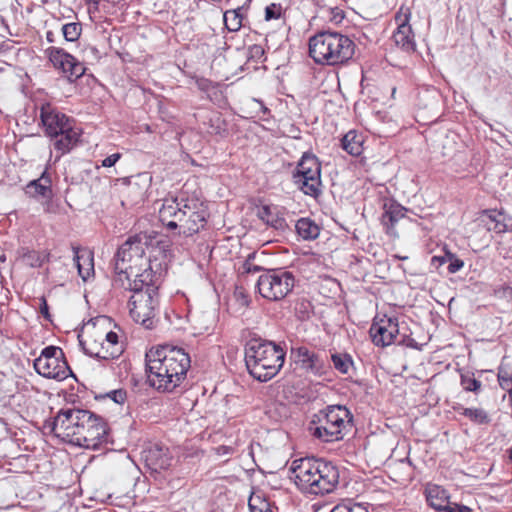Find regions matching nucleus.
Returning <instances> with one entry per match:
<instances>
[{
  "label": "nucleus",
  "mask_w": 512,
  "mask_h": 512,
  "mask_svg": "<svg viewBox=\"0 0 512 512\" xmlns=\"http://www.w3.org/2000/svg\"><path fill=\"white\" fill-rule=\"evenodd\" d=\"M151 281L152 277L133 279V282L125 283L123 286L133 292L128 303L130 316L147 329L154 328L158 322V287Z\"/></svg>",
  "instance_id": "7"
},
{
  "label": "nucleus",
  "mask_w": 512,
  "mask_h": 512,
  "mask_svg": "<svg viewBox=\"0 0 512 512\" xmlns=\"http://www.w3.org/2000/svg\"><path fill=\"white\" fill-rule=\"evenodd\" d=\"M79 343L86 355L94 358H96V356H99L100 338H88L85 340L80 339Z\"/></svg>",
  "instance_id": "34"
},
{
  "label": "nucleus",
  "mask_w": 512,
  "mask_h": 512,
  "mask_svg": "<svg viewBox=\"0 0 512 512\" xmlns=\"http://www.w3.org/2000/svg\"><path fill=\"white\" fill-rule=\"evenodd\" d=\"M292 178L305 195L317 198L322 194L321 163L313 153H303Z\"/></svg>",
  "instance_id": "12"
},
{
  "label": "nucleus",
  "mask_w": 512,
  "mask_h": 512,
  "mask_svg": "<svg viewBox=\"0 0 512 512\" xmlns=\"http://www.w3.org/2000/svg\"><path fill=\"white\" fill-rule=\"evenodd\" d=\"M196 85L201 91H209L213 85L212 82L206 78H199L196 80Z\"/></svg>",
  "instance_id": "47"
},
{
  "label": "nucleus",
  "mask_w": 512,
  "mask_h": 512,
  "mask_svg": "<svg viewBox=\"0 0 512 512\" xmlns=\"http://www.w3.org/2000/svg\"><path fill=\"white\" fill-rule=\"evenodd\" d=\"M224 24L229 31H238L242 26V15L238 10L227 11L224 13Z\"/></svg>",
  "instance_id": "32"
},
{
  "label": "nucleus",
  "mask_w": 512,
  "mask_h": 512,
  "mask_svg": "<svg viewBox=\"0 0 512 512\" xmlns=\"http://www.w3.org/2000/svg\"><path fill=\"white\" fill-rule=\"evenodd\" d=\"M290 479L303 492L314 495L332 493L339 484V470L322 458L305 457L292 462Z\"/></svg>",
  "instance_id": "4"
},
{
  "label": "nucleus",
  "mask_w": 512,
  "mask_h": 512,
  "mask_svg": "<svg viewBox=\"0 0 512 512\" xmlns=\"http://www.w3.org/2000/svg\"><path fill=\"white\" fill-rule=\"evenodd\" d=\"M498 382L500 387L508 393L509 401L512 404V374L508 375L507 373L499 372Z\"/></svg>",
  "instance_id": "37"
},
{
  "label": "nucleus",
  "mask_w": 512,
  "mask_h": 512,
  "mask_svg": "<svg viewBox=\"0 0 512 512\" xmlns=\"http://www.w3.org/2000/svg\"><path fill=\"white\" fill-rule=\"evenodd\" d=\"M233 295H234V298H235L236 302L241 307H248L249 306V304L251 302L250 296H249V294L247 293V291L243 287L236 286Z\"/></svg>",
  "instance_id": "38"
},
{
  "label": "nucleus",
  "mask_w": 512,
  "mask_h": 512,
  "mask_svg": "<svg viewBox=\"0 0 512 512\" xmlns=\"http://www.w3.org/2000/svg\"><path fill=\"white\" fill-rule=\"evenodd\" d=\"M86 2L97 5L99 3V0H86Z\"/></svg>",
  "instance_id": "55"
},
{
  "label": "nucleus",
  "mask_w": 512,
  "mask_h": 512,
  "mask_svg": "<svg viewBox=\"0 0 512 512\" xmlns=\"http://www.w3.org/2000/svg\"><path fill=\"white\" fill-rule=\"evenodd\" d=\"M452 509L453 510H449L448 512H472L469 507L459 504H453Z\"/></svg>",
  "instance_id": "52"
},
{
  "label": "nucleus",
  "mask_w": 512,
  "mask_h": 512,
  "mask_svg": "<svg viewBox=\"0 0 512 512\" xmlns=\"http://www.w3.org/2000/svg\"><path fill=\"white\" fill-rule=\"evenodd\" d=\"M410 17V9L401 7L395 17L398 27L392 37L395 44L407 52L415 50L414 34L409 24Z\"/></svg>",
  "instance_id": "19"
},
{
  "label": "nucleus",
  "mask_w": 512,
  "mask_h": 512,
  "mask_svg": "<svg viewBox=\"0 0 512 512\" xmlns=\"http://www.w3.org/2000/svg\"><path fill=\"white\" fill-rule=\"evenodd\" d=\"M55 35L52 31H47L46 33V40L49 42V43H53L55 41L54 39Z\"/></svg>",
  "instance_id": "54"
},
{
  "label": "nucleus",
  "mask_w": 512,
  "mask_h": 512,
  "mask_svg": "<svg viewBox=\"0 0 512 512\" xmlns=\"http://www.w3.org/2000/svg\"><path fill=\"white\" fill-rule=\"evenodd\" d=\"M156 232H141L130 236L117 250L114 256L115 282L121 286L134 279L151 278L152 273L145 257V250L154 245Z\"/></svg>",
  "instance_id": "3"
},
{
  "label": "nucleus",
  "mask_w": 512,
  "mask_h": 512,
  "mask_svg": "<svg viewBox=\"0 0 512 512\" xmlns=\"http://www.w3.org/2000/svg\"><path fill=\"white\" fill-rule=\"evenodd\" d=\"M121 158V154L120 153H114V154H111L109 156H107L103 161H102V166L103 167H112L115 165V163Z\"/></svg>",
  "instance_id": "46"
},
{
  "label": "nucleus",
  "mask_w": 512,
  "mask_h": 512,
  "mask_svg": "<svg viewBox=\"0 0 512 512\" xmlns=\"http://www.w3.org/2000/svg\"><path fill=\"white\" fill-rule=\"evenodd\" d=\"M286 351L273 341L252 337L245 345V363L250 375L260 382L275 377L283 367Z\"/></svg>",
  "instance_id": "5"
},
{
  "label": "nucleus",
  "mask_w": 512,
  "mask_h": 512,
  "mask_svg": "<svg viewBox=\"0 0 512 512\" xmlns=\"http://www.w3.org/2000/svg\"><path fill=\"white\" fill-rule=\"evenodd\" d=\"M123 352L122 346H113V349L111 347L107 346L104 343L103 337L100 336V347H99V356H96V359L99 360H109V359H115L118 358Z\"/></svg>",
  "instance_id": "30"
},
{
  "label": "nucleus",
  "mask_w": 512,
  "mask_h": 512,
  "mask_svg": "<svg viewBox=\"0 0 512 512\" xmlns=\"http://www.w3.org/2000/svg\"><path fill=\"white\" fill-rule=\"evenodd\" d=\"M144 458L147 466L155 471L166 470L171 466L172 458L168 449L157 444L144 451Z\"/></svg>",
  "instance_id": "22"
},
{
  "label": "nucleus",
  "mask_w": 512,
  "mask_h": 512,
  "mask_svg": "<svg viewBox=\"0 0 512 512\" xmlns=\"http://www.w3.org/2000/svg\"><path fill=\"white\" fill-rule=\"evenodd\" d=\"M40 120L45 135L52 139L53 147L60 155L70 152L77 145L80 133L73 126L74 120L50 103L41 106Z\"/></svg>",
  "instance_id": "8"
},
{
  "label": "nucleus",
  "mask_w": 512,
  "mask_h": 512,
  "mask_svg": "<svg viewBox=\"0 0 512 512\" xmlns=\"http://www.w3.org/2000/svg\"><path fill=\"white\" fill-rule=\"evenodd\" d=\"M330 512H369L367 507L360 503L344 502L333 507Z\"/></svg>",
  "instance_id": "35"
},
{
  "label": "nucleus",
  "mask_w": 512,
  "mask_h": 512,
  "mask_svg": "<svg viewBox=\"0 0 512 512\" xmlns=\"http://www.w3.org/2000/svg\"><path fill=\"white\" fill-rule=\"evenodd\" d=\"M462 414L475 421H478L480 419V411L475 408H465L463 409Z\"/></svg>",
  "instance_id": "49"
},
{
  "label": "nucleus",
  "mask_w": 512,
  "mask_h": 512,
  "mask_svg": "<svg viewBox=\"0 0 512 512\" xmlns=\"http://www.w3.org/2000/svg\"><path fill=\"white\" fill-rule=\"evenodd\" d=\"M284 214V209L279 206L264 205L258 210L257 216L268 226L283 232L288 228Z\"/></svg>",
  "instance_id": "21"
},
{
  "label": "nucleus",
  "mask_w": 512,
  "mask_h": 512,
  "mask_svg": "<svg viewBox=\"0 0 512 512\" xmlns=\"http://www.w3.org/2000/svg\"><path fill=\"white\" fill-rule=\"evenodd\" d=\"M461 384L463 388L467 391H476L480 387V384L478 380L475 379L474 374H462Z\"/></svg>",
  "instance_id": "39"
},
{
  "label": "nucleus",
  "mask_w": 512,
  "mask_h": 512,
  "mask_svg": "<svg viewBox=\"0 0 512 512\" xmlns=\"http://www.w3.org/2000/svg\"><path fill=\"white\" fill-rule=\"evenodd\" d=\"M21 260L32 268H39L44 263L49 262L50 252L47 250L36 251L29 248H21L19 250Z\"/></svg>",
  "instance_id": "26"
},
{
  "label": "nucleus",
  "mask_w": 512,
  "mask_h": 512,
  "mask_svg": "<svg viewBox=\"0 0 512 512\" xmlns=\"http://www.w3.org/2000/svg\"><path fill=\"white\" fill-rule=\"evenodd\" d=\"M463 266V262L459 259L451 260L448 265V271L450 273H455Z\"/></svg>",
  "instance_id": "50"
},
{
  "label": "nucleus",
  "mask_w": 512,
  "mask_h": 512,
  "mask_svg": "<svg viewBox=\"0 0 512 512\" xmlns=\"http://www.w3.org/2000/svg\"><path fill=\"white\" fill-rule=\"evenodd\" d=\"M252 58H260L264 55V50L259 45H253L249 49Z\"/></svg>",
  "instance_id": "51"
},
{
  "label": "nucleus",
  "mask_w": 512,
  "mask_h": 512,
  "mask_svg": "<svg viewBox=\"0 0 512 512\" xmlns=\"http://www.w3.org/2000/svg\"><path fill=\"white\" fill-rule=\"evenodd\" d=\"M45 54L54 68L60 70L70 83L75 82L85 74L86 67L84 64L63 48L51 46L45 50Z\"/></svg>",
  "instance_id": "14"
},
{
  "label": "nucleus",
  "mask_w": 512,
  "mask_h": 512,
  "mask_svg": "<svg viewBox=\"0 0 512 512\" xmlns=\"http://www.w3.org/2000/svg\"><path fill=\"white\" fill-rule=\"evenodd\" d=\"M107 397H109L115 403L122 404L127 398V392L123 389H117L107 393Z\"/></svg>",
  "instance_id": "41"
},
{
  "label": "nucleus",
  "mask_w": 512,
  "mask_h": 512,
  "mask_svg": "<svg viewBox=\"0 0 512 512\" xmlns=\"http://www.w3.org/2000/svg\"><path fill=\"white\" fill-rule=\"evenodd\" d=\"M363 140L355 131H349L341 140L342 148L352 156H359L363 151Z\"/></svg>",
  "instance_id": "28"
},
{
  "label": "nucleus",
  "mask_w": 512,
  "mask_h": 512,
  "mask_svg": "<svg viewBox=\"0 0 512 512\" xmlns=\"http://www.w3.org/2000/svg\"><path fill=\"white\" fill-rule=\"evenodd\" d=\"M103 340L107 346L111 347V349H113V346H120L118 342V335L113 331L106 333Z\"/></svg>",
  "instance_id": "42"
},
{
  "label": "nucleus",
  "mask_w": 512,
  "mask_h": 512,
  "mask_svg": "<svg viewBox=\"0 0 512 512\" xmlns=\"http://www.w3.org/2000/svg\"><path fill=\"white\" fill-rule=\"evenodd\" d=\"M397 343L405 345L407 347H411V348L418 347L417 342L413 338H411L410 336H408L406 334H401V333H400Z\"/></svg>",
  "instance_id": "45"
},
{
  "label": "nucleus",
  "mask_w": 512,
  "mask_h": 512,
  "mask_svg": "<svg viewBox=\"0 0 512 512\" xmlns=\"http://www.w3.org/2000/svg\"><path fill=\"white\" fill-rule=\"evenodd\" d=\"M297 234L306 241L316 239L320 234V228L314 220L303 217L297 220L295 224Z\"/></svg>",
  "instance_id": "27"
},
{
  "label": "nucleus",
  "mask_w": 512,
  "mask_h": 512,
  "mask_svg": "<svg viewBox=\"0 0 512 512\" xmlns=\"http://www.w3.org/2000/svg\"><path fill=\"white\" fill-rule=\"evenodd\" d=\"M435 96H438V92L436 90L433 91Z\"/></svg>",
  "instance_id": "58"
},
{
  "label": "nucleus",
  "mask_w": 512,
  "mask_h": 512,
  "mask_svg": "<svg viewBox=\"0 0 512 512\" xmlns=\"http://www.w3.org/2000/svg\"><path fill=\"white\" fill-rule=\"evenodd\" d=\"M25 194L41 202L43 209L47 213L55 212L53 208L52 198V180L47 171H44L37 179L31 180L24 188Z\"/></svg>",
  "instance_id": "16"
},
{
  "label": "nucleus",
  "mask_w": 512,
  "mask_h": 512,
  "mask_svg": "<svg viewBox=\"0 0 512 512\" xmlns=\"http://www.w3.org/2000/svg\"><path fill=\"white\" fill-rule=\"evenodd\" d=\"M331 361L334 368L341 374H348L350 369L353 367L354 362L348 353L335 352L331 354Z\"/></svg>",
  "instance_id": "29"
},
{
  "label": "nucleus",
  "mask_w": 512,
  "mask_h": 512,
  "mask_svg": "<svg viewBox=\"0 0 512 512\" xmlns=\"http://www.w3.org/2000/svg\"><path fill=\"white\" fill-rule=\"evenodd\" d=\"M400 330L397 318H382L372 323L369 334L376 346L386 347L398 341Z\"/></svg>",
  "instance_id": "15"
},
{
  "label": "nucleus",
  "mask_w": 512,
  "mask_h": 512,
  "mask_svg": "<svg viewBox=\"0 0 512 512\" xmlns=\"http://www.w3.org/2000/svg\"><path fill=\"white\" fill-rule=\"evenodd\" d=\"M311 304L309 301L301 300L296 303L295 313L299 320H306L310 316Z\"/></svg>",
  "instance_id": "36"
},
{
  "label": "nucleus",
  "mask_w": 512,
  "mask_h": 512,
  "mask_svg": "<svg viewBox=\"0 0 512 512\" xmlns=\"http://www.w3.org/2000/svg\"><path fill=\"white\" fill-rule=\"evenodd\" d=\"M295 362L306 373L314 376H322L326 373L328 365L326 359L319 353H316L305 346H300L292 350Z\"/></svg>",
  "instance_id": "18"
},
{
  "label": "nucleus",
  "mask_w": 512,
  "mask_h": 512,
  "mask_svg": "<svg viewBox=\"0 0 512 512\" xmlns=\"http://www.w3.org/2000/svg\"><path fill=\"white\" fill-rule=\"evenodd\" d=\"M431 262L433 265L440 266L446 262V259L442 256H434L432 257Z\"/></svg>",
  "instance_id": "53"
},
{
  "label": "nucleus",
  "mask_w": 512,
  "mask_h": 512,
  "mask_svg": "<svg viewBox=\"0 0 512 512\" xmlns=\"http://www.w3.org/2000/svg\"><path fill=\"white\" fill-rule=\"evenodd\" d=\"M406 212L407 209L397 202L385 204V211L382 214L381 220L388 234H394L395 225L405 216Z\"/></svg>",
  "instance_id": "25"
},
{
  "label": "nucleus",
  "mask_w": 512,
  "mask_h": 512,
  "mask_svg": "<svg viewBox=\"0 0 512 512\" xmlns=\"http://www.w3.org/2000/svg\"><path fill=\"white\" fill-rule=\"evenodd\" d=\"M353 416L341 405H332L315 414L309 425L310 434L322 442L342 440L347 427L351 426Z\"/></svg>",
  "instance_id": "9"
},
{
  "label": "nucleus",
  "mask_w": 512,
  "mask_h": 512,
  "mask_svg": "<svg viewBox=\"0 0 512 512\" xmlns=\"http://www.w3.org/2000/svg\"><path fill=\"white\" fill-rule=\"evenodd\" d=\"M243 269H244V272L245 273H255V272H260V271H263L264 272V268H262L261 266H258V265H255L253 263H251L250 261H246L243 265Z\"/></svg>",
  "instance_id": "48"
},
{
  "label": "nucleus",
  "mask_w": 512,
  "mask_h": 512,
  "mask_svg": "<svg viewBox=\"0 0 512 512\" xmlns=\"http://www.w3.org/2000/svg\"><path fill=\"white\" fill-rule=\"evenodd\" d=\"M33 366L39 375L48 379L62 381L72 375L63 350L57 346L45 347L34 360Z\"/></svg>",
  "instance_id": "13"
},
{
  "label": "nucleus",
  "mask_w": 512,
  "mask_h": 512,
  "mask_svg": "<svg viewBox=\"0 0 512 512\" xmlns=\"http://www.w3.org/2000/svg\"><path fill=\"white\" fill-rule=\"evenodd\" d=\"M39 300H40V307H39L40 313L47 321H52V317L49 312V307H48L46 298L44 296H42Z\"/></svg>",
  "instance_id": "43"
},
{
  "label": "nucleus",
  "mask_w": 512,
  "mask_h": 512,
  "mask_svg": "<svg viewBox=\"0 0 512 512\" xmlns=\"http://www.w3.org/2000/svg\"><path fill=\"white\" fill-rule=\"evenodd\" d=\"M354 52V42L338 32L323 31L309 40V55L317 64H344L353 57Z\"/></svg>",
  "instance_id": "6"
},
{
  "label": "nucleus",
  "mask_w": 512,
  "mask_h": 512,
  "mask_svg": "<svg viewBox=\"0 0 512 512\" xmlns=\"http://www.w3.org/2000/svg\"><path fill=\"white\" fill-rule=\"evenodd\" d=\"M282 14V7L280 4L272 3L265 9V19L267 21L272 19H279Z\"/></svg>",
  "instance_id": "40"
},
{
  "label": "nucleus",
  "mask_w": 512,
  "mask_h": 512,
  "mask_svg": "<svg viewBox=\"0 0 512 512\" xmlns=\"http://www.w3.org/2000/svg\"><path fill=\"white\" fill-rule=\"evenodd\" d=\"M107 436L108 426L106 421L89 410L81 409L76 440H73V443L87 449L96 450L107 442Z\"/></svg>",
  "instance_id": "10"
},
{
  "label": "nucleus",
  "mask_w": 512,
  "mask_h": 512,
  "mask_svg": "<svg viewBox=\"0 0 512 512\" xmlns=\"http://www.w3.org/2000/svg\"><path fill=\"white\" fill-rule=\"evenodd\" d=\"M426 499L428 504L439 512H448L453 510V504L449 501L446 490L437 485L428 486L426 489Z\"/></svg>",
  "instance_id": "24"
},
{
  "label": "nucleus",
  "mask_w": 512,
  "mask_h": 512,
  "mask_svg": "<svg viewBox=\"0 0 512 512\" xmlns=\"http://www.w3.org/2000/svg\"><path fill=\"white\" fill-rule=\"evenodd\" d=\"M263 112L266 113V112H269V109L267 107H264L263 106Z\"/></svg>",
  "instance_id": "56"
},
{
  "label": "nucleus",
  "mask_w": 512,
  "mask_h": 512,
  "mask_svg": "<svg viewBox=\"0 0 512 512\" xmlns=\"http://www.w3.org/2000/svg\"><path fill=\"white\" fill-rule=\"evenodd\" d=\"M208 207L196 196L164 199L159 209V218L168 230H177L178 234L192 236L207 224Z\"/></svg>",
  "instance_id": "2"
},
{
  "label": "nucleus",
  "mask_w": 512,
  "mask_h": 512,
  "mask_svg": "<svg viewBox=\"0 0 512 512\" xmlns=\"http://www.w3.org/2000/svg\"><path fill=\"white\" fill-rule=\"evenodd\" d=\"M63 37L68 42H75L82 33V24L80 22L66 23L62 26Z\"/></svg>",
  "instance_id": "31"
},
{
  "label": "nucleus",
  "mask_w": 512,
  "mask_h": 512,
  "mask_svg": "<svg viewBox=\"0 0 512 512\" xmlns=\"http://www.w3.org/2000/svg\"><path fill=\"white\" fill-rule=\"evenodd\" d=\"M146 372L151 387L172 392L185 380L191 359L183 348L160 346L146 353Z\"/></svg>",
  "instance_id": "1"
},
{
  "label": "nucleus",
  "mask_w": 512,
  "mask_h": 512,
  "mask_svg": "<svg viewBox=\"0 0 512 512\" xmlns=\"http://www.w3.org/2000/svg\"><path fill=\"white\" fill-rule=\"evenodd\" d=\"M397 343L405 345L407 347H411V348L418 347L417 342L413 338H411L410 336H408L406 334H401V333H400Z\"/></svg>",
  "instance_id": "44"
},
{
  "label": "nucleus",
  "mask_w": 512,
  "mask_h": 512,
  "mask_svg": "<svg viewBox=\"0 0 512 512\" xmlns=\"http://www.w3.org/2000/svg\"><path fill=\"white\" fill-rule=\"evenodd\" d=\"M248 506L251 512H272L269 502L258 494L250 496Z\"/></svg>",
  "instance_id": "33"
},
{
  "label": "nucleus",
  "mask_w": 512,
  "mask_h": 512,
  "mask_svg": "<svg viewBox=\"0 0 512 512\" xmlns=\"http://www.w3.org/2000/svg\"><path fill=\"white\" fill-rule=\"evenodd\" d=\"M72 250L74 252V262L76 264L78 274L83 281H87L94 273L93 253L89 250L80 249L76 246H73Z\"/></svg>",
  "instance_id": "23"
},
{
  "label": "nucleus",
  "mask_w": 512,
  "mask_h": 512,
  "mask_svg": "<svg viewBox=\"0 0 512 512\" xmlns=\"http://www.w3.org/2000/svg\"><path fill=\"white\" fill-rule=\"evenodd\" d=\"M294 286L293 273L283 268L264 270L256 282L258 293L269 301L284 299Z\"/></svg>",
  "instance_id": "11"
},
{
  "label": "nucleus",
  "mask_w": 512,
  "mask_h": 512,
  "mask_svg": "<svg viewBox=\"0 0 512 512\" xmlns=\"http://www.w3.org/2000/svg\"><path fill=\"white\" fill-rule=\"evenodd\" d=\"M512 219L501 210H482V226L496 234L507 231Z\"/></svg>",
  "instance_id": "20"
},
{
  "label": "nucleus",
  "mask_w": 512,
  "mask_h": 512,
  "mask_svg": "<svg viewBox=\"0 0 512 512\" xmlns=\"http://www.w3.org/2000/svg\"><path fill=\"white\" fill-rule=\"evenodd\" d=\"M81 409H61L56 417L48 424L56 436L76 440Z\"/></svg>",
  "instance_id": "17"
},
{
  "label": "nucleus",
  "mask_w": 512,
  "mask_h": 512,
  "mask_svg": "<svg viewBox=\"0 0 512 512\" xmlns=\"http://www.w3.org/2000/svg\"><path fill=\"white\" fill-rule=\"evenodd\" d=\"M398 258H399V259H401V260H406L408 257H407V256H404V257H403V256H400V257H398Z\"/></svg>",
  "instance_id": "57"
}]
</instances>
